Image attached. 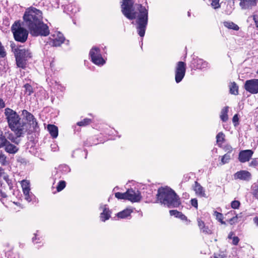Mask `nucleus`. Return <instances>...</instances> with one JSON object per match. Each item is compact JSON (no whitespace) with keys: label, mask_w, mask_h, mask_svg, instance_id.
<instances>
[{"label":"nucleus","mask_w":258,"mask_h":258,"mask_svg":"<svg viewBox=\"0 0 258 258\" xmlns=\"http://www.w3.org/2000/svg\"><path fill=\"white\" fill-rule=\"evenodd\" d=\"M201 232L206 234H212V231L210 229L208 226H205L202 229L200 230Z\"/></svg>","instance_id":"37998d69"},{"label":"nucleus","mask_w":258,"mask_h":258,"mask_svg":"<svg viewBox=\"0 0 258 258\" xmlns=\"http://www.w3.org/2000/svg\"><path fill=\"white\" fill-rule=\"evenodd\" d=\"M66 182L63 180L60 181L56 187L57 191H60L66 187Z\"/></svg>","instance_id":"ea45409f"},{"label":"nucleus","mask_w":258,"mask_h":258,"mask_svg":"<svg viewBox=\"0 0 258 258\" xmlns=\"http://www.w3.org/2000/svg\"><path fill=\"white\" fill-rule=\"evenodd\" d=\"M253 20L255 22V26L258 28V16L256 15H254L253 16Z\"/></svg>","instance_id":"13d9d810"},{"label":"nucleus","mask_w":258,"mask_h":258,"mask_svg":"<svg viewBox=\"0 0 258 258\" xmlns=\"http://www.w3.org/2000/svg\"><path fill=\"white\" fill-rule=\"evenodd\" d=\"M127 200L132 203L139 202L142 199V196L140 191L132 188L126 191Z\"/></svg>","instance_id":"9b49d317"},{"label":"nucleus","mask_w":258,"mask_h":258,"mask_svg":"<svg viewBox=\"0 0 258 258\" xmlns=\"http://www.w3.org/2000/svg\"><path fill=\"white\" fill-rule=\"evenodd\" d=\"M7 142V139L4 136L3 132L0 130V149L4 147Z\"/></svg>","instance_id":"f704fd0d"},{"label":"nucleus","mask_w":258,"mask_h":258,"mask_svg":"<svg viewBox=\"0 0 258 258\" xmlns=\"http://www.w3.org/2000/svg\"><path fill=\"white\" fill-rule=\"evenodd\" d=\"M55 87L57 90H59L60 91L63 92L64 90V87L61 84L56 83Z\"/></svg>","instance_id":"5fc2aeb1"},{"label":"nucleus","mask_w":258,"mask_h":258,"mask_svg":"<svg viewBox=\"0 0 258 258\" xmlns=\"http://www.w3.org/2000/svg\"><path fill=\"white\" fill-rule=\"evenodd\" d=\"M249 165L251 167H256L258 165V159H253L249 163Z\"/></svg>","instance_id":"09e8293b"},{"label":"nucleus","mask_w":258,"mask_h":258,"mask_svg":"<svg viewBox=\"0 0 258 258\" xmlns=\"http://www.w3.org/2000/svg\"><path fill=\"white\" fill-rule=\"evenodd\" d=\"M188 16H189V15H190L189 13H188Z\"/></svg>","instance_id":"69168bd1"},{"label":"nucleus","mask_w":258,"mask_h":258,"mask_svg":"<svg viewBox=\"0 0 258 258\" xmlns=\"http://www.w3.org/2000/svg\"><path fill=\"white\" fill-rule=\"evenodd\" d=\"M214 216L216 217V219L220 222L222 224H225V222L223 221L222 214L219 213L217 211H214Z\"/></svg>","instance_id":"c9c22d12"},{"label":"nucleus","mask_w":258,"mask_h":258,"mask_svg":"<svg viewBox=\"0 0 258 258\" xmlns=\"http://www.w3.org/2000/svg\"><path fill=\"white\" fill-rule=\"evenodd\" d=\"M24 199L28 202H31L34 200L35 196L32 194V192L28 191L27 193H23Z\"/></svg>","instance_id":"c756f323"},{"label":"nucleus","mask_w":258,"mask_h":258,"mask_svg":"<svg viewBox=\"0 0 258 258\" xmlns=\"http://www.w3.org/2000/svg\"><path fill=\"white\" fill-rule=\"evenodd\" d=\"M229 110V107L225 106L223 107L220 112V119L223 121L226 122L228 119V112Z\"/></svg>","instance_id":"393cba45"},{"label":"nucleus","mask_w":258,"mask_h":258,"mask_svg":"<svg viewBox=\"0 0 258 258\" xmlns=\"http://www.w3.org/2000/svg\"><path fill=\"white\" fill-rule=\"evenodd\" d=\"M39 234L36 233L34 234V237L32 238V241L35 243H38V241L39 240V238L38 237Z\"/></svg>","instance_id":"603ef678"},{"label":"nucleus","mask_w":258,"mask_h":258,"mask_svg":"<svg viewBox=\"0 0 258 258\" xmlns=\"http://www.w3.org/2000/svg\"><path fill=\"white\" fill-rule=\"evenodd\" d=\"M91 122V119L89 118H85L83 120L77 123L79 126H85L89 124Z\"/></svg>","instance_id":"79ce46f5"},{"label":"nucleus","mask_w":258,"mask_h":258,"mask_svg":"<svg viewBox=\"0 0 258 258\" xmlns=\"http://www.w3.org/2000/svg\"><path fill=\"white\" fill-rule=\"evenodd\" d=\"M89 56L92 62L98 66H102L106 63V58L102 54L99 47H93L90 51Z\"/></svg>","instance_id":"0eeeda50"},{"label":"nucleus","mask_w":258,"mask_h":258,"mask_svg":"<svg viewBox=\"0 0 258 258\" xmlns=\"http://www.w3.org/2000/svg\"><path fill=\"white\" fill-rule=\"evenodd\" d=\"M126 191L124 193L119 192H116L115 194V197L118 200H127Z\"/></svg>","instance_id":"e433bc0d"},{"label":"nucleus","mask_w":258,"mask_h":258,"mask_svg":"<svg viewBox=\"0 0 258 258\" xmlns=\"http://www.w3.org/2000/svg\"><path fill=\"white\" fill-rule=\"evenodd\" d=\"M253 221L254 222V223L258 226V217H255L254 218Z\"/></svg>","instance_id":"e2e57ef3"},{"label":"nucleus","mask_w":258,"mask_h":258,"mask_svg":"<svg viewBox=\"0 0 258 258\" xmlns=\"http://www.w3.org/2000/svg\"><path fill=\"white\" fill-rule=\"evenodd\" d=\"M230 93L234 95H237L238 93V87L235 82L231 84L230 86Z\"/></svg>","instance_id":"473e14b6"},{"label":"nucleus","mask_w":258,"mask_h":258,"mask_svg":"<svg viewBox=\"0 0 258 258\" xmlns=\"http://www.w3.org/2000/svg\"><path fill=\"white\" fill-rule=\"evenodd\" d=\"M23 193H27L30 190V182L27 180H23L21 182Z\"/></svg>","instance_id":"cd10ccee"},{"label":"nucleus","mask_w":258,"mask_h":258,"mask_svg":"<svg viewBox=\"0 0 258 258\" xmlns=\"http://www.w3.org/2000/svg\"><path fill=\"white\" fill-rule=\"evenodd\" d=\"M230 159V155L229 153L225 154L222 157L221 164L223 165L229 162Z\"/></svg>","instance_id":"4c0bfd02"},{"label":"nucleus","mask_w":258,"mask_h":258,"mask_svg":"<svg viewBox=\"0 0 258 258\" xmlns=\"http://www.w3.org/2000/svg\"><path fill=\"white\" fill-rule=\"evenodd\" d=\"M58 170L62 174H66L71 171L69 166L66 164L60 165L58 167Z\"/></svg>","instance_id":"2f4dec72"},{"label":"nucleus","mask_w":258,"mask_h":258,"mask_svg":"<svg viewBox=\"0 0 258 258\" xmlns=\"http://www.w3.org/2000/svg\"><path fill=\"white\" fill-rule=\"evenodd\" d=\"M224 26L229 29L238 31L239 29V26L231 21H225L223 22Z\"/></svg>","instance_id":"a878e982"},{"label":"nucleus","mask_w":258,"mask_h":258,"mask_svg":"<svg viewBox=\"0 0 258 258\" xmlns=\"http://www.w3.org/2000/svg\"><path fill=\"white\" fill-rule=\"evenodd\" d=\"M4 113L11 131L17 137L23 136L27 131L26 123L21 119L16 111L11 108H6Z\"/></svg>","instance_id":"f03ea898"},{"label":"nucleus","mask_w":258,"mask_h":258,"mask_svg":"<svg viewBox=\"0 0 258 258\" xmlns=\"http://www.w3.org/2000/svg\"><path fill=\"white\" fill-rule=\"evenodd\" d=\"M225 150L228 151V153L231 152L232 151V148L230 145H226L225 147Z\"/></svg>","instance_id":"bf43d9fd"},{"label":"nucleus","mask_w":258,"mask_h":258,"mask_svg":"<svg viewBox=\"0 0 258 258\" xmlns=\"http://www.w3.org/2000/svg\"><path fill=\"white\" fill-rule=\"evenodd\" d=\"M133 212V210L130 208H126L124 210L118 212L116 214V216L119 219H125L131 216V213Z\"/></svg>","instance_id":"4be33fe9"},{"label":"nucleus","mask_w":258,"mask_h":258,"mask_svg":"<svg viewBox=\"0 0 258 258\" xmlns=\"http://www.w3.org/2000/svg\"><path fill=\"white\" fill-rule=\"evenodd\" d=\"M238 119L239 118L238 117V115L237 114H235L232 118V121L233 123L234 124V125H236L238 124Z\"/></svg>","instance_id":"864d4df0"},{"label":"nucleus","mask_w":258,"mask_h":258,"mask_svg":"<svg viewBox=\"0 0 258 258\" xmlns=\"http://www.w3.org/2000/svg\"><path fill=\"white\" fill-rule=\"evenodd\" d=\"M67 10L72 14H75L78 11V8L73 5H69L67 7Z\"/></svg>","instance_id":"58836bf2"},{"label":"nucleus","mask_w":258,"mask_h":258,"mask_svg":"<svg viewBox=\"0 0 258 258\" xmlns=\"http://www.w3.org/2000/svg\"><path fill=\"white\" fill-rule=\"evenodd\" d=\"M237 219H238L237 215H236L235 216H234L232 218H230L229 220V222L230 223V224L232 225V224H235L238 222Z\"/></svg>","instance_id":"8fccbe9b"},{"label":"nucleus","mask_w":258,"mask_h":258,"mask_svg":"<svg viewBox=\"0 0 258 258\" xmlns=\"http://www.w3.org/2000/svg\"><path fill=\"white\" fill-rule=\"evenodd\" d=\"M47 131L53 138H56L58 136V128L53 124H48L47 127Z\"/></svg>","instance_id":"5701e85b"},{"label":"nucleus","mask_w":258,"mask_h":258,"mask_svg":"<svg viewBox=\"0 0 258 258\" xmlns=\"http://www.w3.org/2000/svg\"><path fill=\"white\" fill-rule=\"evenodd\" d=\"M157 199L161 204L170 208L177 207L181 204L179 197L168 186L162 187L158 189Z\"/></svg>","instance_id":"7ed1b4c3"},{"label":"nucleus","mask_w":258,"mask_h":258,"mask_svg":"<svg viewBox=\"0 0 258 258\" xmlns=\"http://www.w3.org/2000/svg\"><path fill=\"white\" fill-rule=\"evenodd\" d=\"M5 106V102L3 100L0 98V109L4 108Z\"/></svg>","instance_id":"052dcab7"},{"label":"nucleus","mask_w":258,"mask_h":258,"mask_svg":"<svg viewBox=\"0 0 258 258\" xmlns=\"http://www.w3.org/2000/svg\"><path fill=\"white\" fill-rule=\"evenodd\" d=\"M121 12L129 20L137 18V29L141 37L145 35L148 24V10L141 5L134 6V0H122Z\"/></svg>","instance_id":"f257e3e1"},{"label":"nucleus","mask_w":258,"mask_h":258,"mask_svg":"<svg viewBox=\"0 0 258 258\" xmlns=\"http://www.w3.org/2000/svg\"><path fill=\"white\" fill-rule=\"evenodd\" d=\"M24 88L26 90V93H27L28 95H30L33 92V88L31 85L28 84H26L24 85Z\"/></svg>","instance_id":"a19ab883"},{"label":"nucleus","mask_w":258,"mask_h":258,"mask_svg":"<svg viewBox=\"0 0 258 258\" xmlns=\"http://www.w3.org/2000/svg\"><path fill=\"white\" fill-rule=\"evenodd\" d=\"M6 185L5 183H1L0 186V199L2 201L4 199L7 197Z\"/></svg>","instance_id":"bb28decb"},{"label":"nucleus","mask_w":258,"mask_h":258,"mask_svg":"<svg viewBox=\"0 0 258 258\" xmlns=\"http://www.w3.org/2000/svg\"><path fill=\"white\" fill-rule=\"evenodd\" d=\"M251 193L254 197L258 199V182L252 184L251 186Z\"/></svg>","instance_id":"72a5a7b5"},{"label":"nucleus","mask_w":258,"mask_h":258,"mask_svg":"<svg viewBox=\"0 0 258 258\" xmlns=\"http://www.w3.org/2000/svg\"><path fill=\"white\" fill-rule=\"evenodd\" d=\"M4 147L5 151L10 154H15L18 151V148L10 143L8 140Z\"/></svg>","instance_id":"412c9836"},{"label":"nucleus","mask_w":258,"mask_h":258,"mask_svg":"<svg viewBox=\"0 0 258 258\" xmlns=\"http://www.w3.org/2000/svg\"><path fill=\"white\" fill-rule=\"evenodd\" d=\"M240 6L242 9H250L255 6L257 0H240Z\"/></svg>","instance_id":"a211bd4d"},{"label":"nucleus","mask_w":258,"mask_h":258,"mask_svg":"<svg viewBox=\"0 0 258 258\" xmlns=\"http://www.w3.org/2000/svg\"><path fill=\"white\" fill-rule=\"evenodd\" d=\"M22 114L23 117L29 123L30 126L34 129H36L37 127V122L34 116L26 110H23Z\"/></svg>","instance_id":"4468645a"},{"label":"nucleus","mask_w":258,"mask_h":258,"mask_svg":"<svg viewBox=\"0 0 258 258\" xmlns=\"http://www.w3.org/2000/svg\"><path fill=\"white\" fill-rule=\"evenodd\" d=\"M42 13L35 8H30L26 10L23 16L25 25L29 28L42 20Z\"/></svg>","instance_id":"20e7f679"},{"label":"nucleus","mask_w":258,"mask_h":258,"mask_svg":"<svg viewBox=\"0 0 258 258\" xmlns=\"http://www.w3.org/2000/svg\"><path fill=\"white\" fill-rule=\"evenodd\" d=\"M100 210L102 212L100 214V219L102 222H105L109 219L111 217V211L109 210L107 205L101 204Z\"/></svg>","instance_id":"ddd939ff"},{"label":"nucleus","mask_w":258,"mask_h":258,"mask_svg":"<svg viewBox=\"0 0 258 258\" xmlns=\"http://www.w3.org/2000/svg\"><path fill=\"white\" fill-rule=\"evenodd\" d=\"M16 63L18 67L24 69L26 65V60L16 56Z\"/></svg>","instance_id":"c85d7f7f"},{"label":"nucleus","mask_w":258,"mask_h":258,"mask_svg":"<svg viewBox=\"0 0 258 258\" xmlns=\"http://www.w3.org/2000/svg\"><path fill=\"white\" fill-rule=\"evenodd\" d=\"M64 37L63 34L58 31L52 33L49 37L48 43L52 46H59L63 43Z\"/></svg>","instance_id":"1a4fd4ad"},{"label":"nucleus","mask_w":258,"mask_h":258,"mask_svg":"<svg viewBox=\"0 0 258 258\" xmlns=\"http://www.w3.org/2000/svg\"><path fill=\"white\" fill-rule=\"evenodd\" d=\"M234 177L235 179L248 181L251 179V175L248 171L240 170L235 173Z\"/></svg>","instance_id":"dca6fc26"},{"label":"nucleus","mask_w":258,"mask_h":258,"mask_svg":"<svg viewBox=\"0 0 258 258\" xmlns=\"http://www.w3.org/2000/svg\"><path fill=\"white\" fill-rule=\"evenodd\" d=\"M28 28L30 34L33 36H46L49 34L48 26L42 20Z\"/></svg>","instance_id":"39448f33"},{"label":"nucleus","mask_w":258,"mask_h":258,"mask_svg":"<svg viewBox=\"0 0 258 258\" xmlns=\"http://www.w3.org/2000/svg\"><path fill=\"white\" fill-rule=\"evenodd\" d=\"M226 255L224 253L215 254L214 256V258H226Z\"/></svg>","instance_id":"6e6d98bb"},{"label":"nucleus","mask_w":258,"mask_h":258,"mask_svg":"<svg viewBox=\"0 0 258 258\" xmlns=\"http://www.w3.org/2000/svg\"><path fill=\"white\" fill-rule=\"evenodd\" d=\"M190 203L193 207H195L197 209L198 208V200L196 199H192L190 200Z\"/></svg>","instance_id":"3c124183"},{"label":"nucleus","mask_w":258,"mask_h":258,"mask_svg":"<svg viewBox=\"0 0 258 258\" xmlns=\"http://www.w3.org/2000/svg\"><path fill=\"white\" fill-rule=\"evenodd\" d=\"M240 202L238 201H233L231 203V208L234 209H238L240 206Z\"/></svg>","instance_id":"a18cd8bd"},{"label":"nucleus","mask_w":258,"mask_h":258,"mask_svg":"<svg viewBox=\"0 0 258 258\" xmlns=\"http://www.w3.org/2000/svg\"><path fill=\"white\" fill-rule=\"evenodd\" d=\"M17 138L18 137L17 136H16V137H15L13 135L10 134L8 136V139L9 140H10L11 141H12L13 143H14L16 144H18L20 142V141H19V140L17 139Z\"/></svg>","instance_id":"c03bdc74"},{"label":"nucleus","mask_w":258,"mask_h":258,"mask_svg":"<svg viewBox=\"0 0 258 258\" xmlns=\"http://www.w3.org/2000/svg\"><path fill=\"white\" fill-rule=\"evenodd\" d=\"M257 74H258V71H257Z\"/></svg>","instance_id":"338daca9"},{"label":"nucleus","mask_w":258,"mask_h":258,"mask_svg":"<svg viewBox=\"0 0 258 258\" xmlns=\"http://www.w3.org/2000/svg\"><path fill=\"white\" fill-rule=\"evenodd\" d=\"M186 63L183 61L177 62L175 68V80L176 83H180L185 75Z\"/></svg>","instance_id":"6e6552de"},{"label":"nucleus","mask_w":258,"mask_h":258,"mask_svg":"<svg viewBox=\"0 0 258 258\" xmlns=\"http://www.w3.org/2000/svg\"><path fill=\"white\" fill-rule=\"evenodd\" d=\"M16 56L27 60L31 57V53L28 49H21L18 50Z\"/></svg>","instance_id":"aec40b11"},{"label":"nucleus","mask_w":258,"mask_h":258,"mask_svg":"<svg viewBox=\"0 0 258 258\" xmlns=\"http://www.w3.org/2000/svg\"><path fill=\"white\" fill-rule=\"evenodd\" d=\"M197 222L198 226L200 230L202 229L205 226V222L203 220H202L201 219L198 218Z\"/></svg>","instance_id":"de8ad7c7"},{"label":"nucleus","mask_w":258,"mask_h":258,"mask_svg":"<svg viewBox=\"0 0 258 258\" xmlns=\"http://www.w3.org/2000/svg\"><path fill=\"white\" fill-rule=\"evenodd\" d=\"M11 29L16 41L24 42L27 40L28 32L27 30L21 26L19 22H15Z\"/></svg>","instance_id":"423d86ee"},{"label":"nucleus","mask_w":258,"mask_h":258,"mask_svg":"<svg viewBox=\"0 0 258 258\" xmlns=\"http://www.w3.org/2000/svg\"><path fill=\"white\" fill-rule=\"evenodd\" d=\"M239 242V238L238 237L235 236L233 237L232 243L234 245H237Z\"/></svg>","instance_id":"4d7b16f0"},{"label":"nucleus","mask_w":258,"mask_h":258,"mask_svg":"<svg viewBox=\"0 0 258 258\" xmlns=\"http://www.w3.org/2000/svg\"><path fill=\"white\" fill-rule=\"evenodd\" d=\"M235 215V212L234 211H231L230 212H229L227 214V215Z\"/></svg>","instance_id":"680f3d73"},{"label":"nucleus","mask_w":258,"mask_h":258,"mask_svg":"<svg viewBox=\"0 0 258 258\" xmlns=\"http://www.w3.org/2000/svg\"><path fill=\"white\" fill-rule=\"evenodd\" d=\"M194 190L197 196L201 198H208V196L206 194V190L197 181L195 183Z\"/></svg>","instance_id":"f3484780"},{"label":"nucleus","mask_w":258,"mask_h":258,"mask_svg":"<svg viewBox=\"0 0 258 258\" xmlns=\"http://www.w3.org/2000/svg\"><path fill=\"white\" fill-rule=\"evenodd\" d=\"M6 156L2 154V153H0V163L2 164V165H5L6 164V163L7 162V160H6Z\"/></svg>","instance_id":"49530a36"},{"label":"nucleus","mask_w":258,"mask_h":258,"mask_svg":"<svg viewBox=\"0 0 258 258\" xmlns=\"http://www.w3.org/2000/svg\"><path fill=\"white\" fill-rule=\"evenodd\" d=\"M244 89L251 94L258 93V79H251L245 81Z\"/></svg>","instance_id":"9d476101"},{"label":"nucleus","mask_w":258,"mask_h":258,"mask_svg":"<svg viewBox=\"0 0 258 258\" xmlns=\"http://www.w3.org/2000/svg\"><path fill=\"white\" fill-rule=\"evenodd\" d=\"M208 62L202 58L194 57L191 61V67L194 69L202 70L208 67Z\"/></svg>","instance_id":"f8f14e48"},{"label":"nucleus","mask_w":258,"mask_h":258,"mask_svg":"<svg viewBox=\"0 0 258 258\" xmlns=\"http://www.w3.org/2000/svg\"><path fill=\"white\" fill-rule=\"evenodd\" d=\"M231 235H229V238H231Z\"/></svg>","instance_id":"0e129e2a"},{"label":"nucleus","mask_w":258,"mask_h":258,"mask_svg":"<svg viewBox=\"0 0 258 258\" xmlns=\"http://www.w3.org/2000/svg\"><path fill=\"white\" fill-rule=\"evenodd\" d=\"M225 136L222 132L219 133L216 136V141L218 145L221 146L225 141Z\"/></svg>","instance_id":"7c9ffc66"},{"label":"nucleus","mask_w":258,"mask_h":258,"mask_svg":"<svg viewBox=\"0 0 258 258\" xmlns=\"http://www.w3.org/2000/svg\"><path fill=\"white\" fill-rule=\"evenodd\" d=\"M253 154V152L251 150L241 151L239 152L238 159L240 162H246L250 160Z\"/></svg>","instance_id":"2eb2a0df"},{"label":"nucleus","mask_w":258,"mask_h":258,"mask_svg":"<svg viewBox=\"0 0 258 258\" xmlns=\"http://www.w3.org/2000/svg\"><path fill=\"white\" fill-rule=\"evenodd\" d=\"M171 216H174L176 218H178L183 221H187V217L183 215L181 212H179L177 210H170L169 211Z\"/></svg>","instance_id":"b1692460"},{"label":"nucleus","mask_w":258,"mask_h":258,"mask_svg":"<svg viewBox=\"0 0 258 258\" xmlns=\"http://www.w3.org/2000/svg\"><path fill=\"white\" fill-rule=\"evenodd\" d=\"M4 179L6 182V185L9 187V189L11 190L12 188V184L11 183V180L9 178V176L8 174L5 172L4 170L2 168H0V184L4 183L2 182L1 179Z\"/></svg>","instance_id":"6ab92c4d"}]
</instances>
